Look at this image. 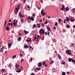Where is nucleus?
<instances>
[{
    "label": "nucleus",
    "instance_id": "nucleus-55",
    "mask_svg": "<svg viewBox=\"0 0 75 75\" xmlns=\"http://www.w3.org/2000/svg\"><path fill=\"white\" fill-rule=\"evenodd\" d=\"M45 67H47V64H46L44 66Z\"/></svg>",
    "mask_w": 75,
    "mask_h": 75
},
{
    "label": "nucleus",
    "instance_id": "nucleus-3",
    "mask_svg": "<svg viewBox=\"0 0 75 75\" xmlns=\"http://www.w3.org/2000/svg\"><path fill=\"white\" fill-rule=\"evenodd\" d=\"M71 50H66V53L67 54L71 55Z\"/></svg>",
    "mask_w": 75,
    "mask_h": 75
},
{
    "label": "nucleus",
    "instance_id": "nucleus-43",
    "mask_svg": "<svg viewBox=\"0 0 75 75\" xmlns=\"http://www.w3.org/2000/svg\"><path fill=\"white\" fill-rule=\"evenodd\" d=\"M19 55L21 57H22L23 56V54L21 53Z\"/></svg>",
    "mask_w": 75,
    "mask_h": 75
},
{
    "label": "nucleus",
    "instance_id": "nucleus-49",
    "mask_svg": "<svg viewBox=\"0 0 75 75\" xmlns=\"http://www.w3.org/2000/svg\"><path fill=\"white\" fill-rule=\"evenodd\" d=\"M37 37L38 38H40V36L39 35H37Z\"/></svg>",
    "mask_w": 75,
    "mask_h": 75
},
{
    "label": "nucleus",
    "instance_id": "nucleus-51",
    "mask_svg": "<svg viewBox=\"0 0 75 75\" xmlns=\"http://www.w3.org/2000/svg\"><path fill=\"white\" fill-rule=\"evenodd\" d=\"M42 20H39V22H42Z\"/></svg>",
    "mask_w": 75,
    "mask_h": 75
},
{
    "label": "nucleus",
    "instance_id": "nucleus-29",
    "mask_svg": "<svg viewBox=\"0 0 75 75\" xmlns=\"http://www.w3.org/2000/svg\"><path fill=\"white\" fill-rule=\"evenodd\" d=\"M45 62L44 61L42 62V64L43 65H45Z\"/></svg>",
    "mask_w": 75,
    "mask_h": 75
},
{
    "label": "nucleus",
    "instance_id": "nucleus-7",
    "mask_svg": "<svg viewBox=\"0 0 75 75\" xmlns=\"http://www.w3.org/2000/svg\"><path fill=\"white\" fill-rule=\"evenodd\" d=\"M38 66L39 67H41L42 66V63L40 62H39L38 64Z\"/></svg>",
    "mask_w": 75,
    "mask_h": 75
},
{
    "label": "nucleus",
    "instance_id": "nucleus-64",
    "mask_svg": "<svg viewBox=\"0 0 75 75\" xmlns=\"http://www.w3.org/2000/svg\"><path fill=\"white\" fill-rule=\"evenodd\" d=\"M66 20H69V18L68 17H67L66 18Z\"/></svg>",
    "mask_w": 75,
    "mask_h": 75
},
{
    "label": "nucleus",
    "instance_id": "nucleus-4",
    "mask_svg": "<svg viewBox=\"0 0 75 75\" xmlns=\"http://www.w3.org/2000/svg\"><path fill=\"white\" fill-rule=\"evenodd\" d=\"M21 6L19 4L17 5V7L15 8V9H16V10L17 11H18L20 9V8Z\"/></svg>",
    "mask_w": 75,
    "mask_h": 75
},
{
    "label": "nucleus",
    "instance_id": "nucleus-23",
    "mask_svg": "<svg viewBox=\"0 0 75 75\" xmlns=\"http://www.w3.org/2000/svg\"><path fill=\"white\" fill-rule=\"evenodd\" d=\"M70 21L71 22H74V18H73V19H70Z\"/></svg>",
    "mask_w": 75,
    "mask_h": 75
},
{
    "label": "nucleus",
    "instance_id": "nucleus-32",
    "mask_svg": "<svg viewBox=\"0 0 75 75\" xmlns=\"http://www.w3.org/2000/svg\"><path fill=\"white\" fill-rule=\"evenodd\" d=\"M71 61L73 63H74V62H75V61L74 59H72Z\"/></svg>",
    "mask_w": 75,
    "mask_h": 75
},
{
    "label": "nucleus",
    "instance_id": "nucleus-57",
    "mask_svg": "<svg viewBox=\"0 0 75 75\" xmlns=\"http://www.w3.org/2000/svg\"><path fill=\"white\" fill-rule=\"evenodd\" d=\"M74 43H72V44H71V45H72V46H74Z\"/></svg>",
    "mask_w": 75,
    "mask_h": 75
},
{
    "label": "nucleus",
    "instance_id": "nucleus-61",
    "mask_svg": "<svg viewBox=\"0 0 75 75\" xmlns=\"http://www.w3.org/2000/svg\"><path fill=\"white\" fill-rule=\"evenodd\" d=\"M45 34L46 35H47V32H46L45 33Z\"/></svg>",
    "mask_w": 75,
    "mask_h": 75
},
{
    "label": "nucleus",
    "instance_id": "nucleus-12",
    "mask_svg": "<svg viewBox=\"0 0 75 75\" xmlns=\"http://www.w3.org/2000/svg\"><path fill=\"white\" fill-rule=\"evenodd\" d=\"M6 71V70L5 69H2L1 70V71L3 72H5Z\"/></svg>",
    "mask_w": 75,
    "mask_h": 75
},
{
    "label": "nucleus",
    "instance_id": "nucleus-42",
    "mask_svg": "<svg viewBox=\"0 0 75 75\" xmlns=\"http://www.w3.org/2000/svg\"><path fill=\"white\" fill-rule=\"evenodd\" d=\"M48 23V21L47 20L46 22H45V24H47Z\"/></svg>",
    "mask_w": 75,
    "mask_h": 75
},
{
    "label": "nucleus",
    "instance_id": "nucleus-8",
    "mask_svg": "<svg viewBox=\"0 0 75 75\" xmlns=\"http://www.w3.org/2000/svg\"><path fill=\"white\" fill-rule=\"evenodd\" d=\"M15 22V21H13V26L15 27H16L17 25V24L16 23H14Z\"/></svg>",
    "mask_w": 75,
    "mask_h": 75
},
{
    "label": "nucleus",
    "instance_id": "nucleus-21",
    "mask_svg": "<svg viewBox=\"0 0 75 75\" xmlns=\"http://www.w3.org/2000/svg\"><path fill=\"white\" fill-rule=\"evenodd\" d=\"M37 70L38 71H39L40 69H41V68L40 67H39V68H37Z\"/></svg>",
    "mask_w": 75,
    "mask_h": 75
},
{
    "label": "nucleus",
    "instance_id": "nucleus-35",
    "mask_svg": "<svg viewBox=\"0 0 75 75\" xmlns=\"http://www.w3.org/2000/svg\"><path fill=\"white\" fill-rule=\"evenodd\" d=\"M33 38H34V39H33L34 41L35 40H36V37H35V36H34V37H33Z\"/></svg>",
    "mask_w": 75,
    "mask_h": 75
},
{
    "label": "nucleus",
    "instance_id": "nucleus-53",
    "mask_svg": "<svg viewBox=\"0 0 75 75\" xmlns=\"http://www.w3.org/2000/svg\"><path fill=\"white\" fill-rule=\"evenodd\" d=\"M15 22H14V23H17L18 22V21L17 20L15 21Z\"/></svg>",
    "mask_w": 75,
    "mask_h": 75
},
{
    "label": "nucleus",
    "instance_id": "nucleus-9",
    "mask_svg": "<svg viewBox=\"0 0 75 75\" xmlns=\"http://www.w3.org/2000/svg\"><path fill=\"white\" fill-rule=\"evenodd\" d=\"M24 47L25 48L27 49L28 47H29V46H28V45L27 44H25L24 45Z\"/></svg>",
    "mask_w": 75,
    "mask_h": 75
},
{
    "label": "nucleus",
    "instance_id": "nucleus-11",
    "mask_svg": "<svg viewBox=\"0 0 75 75\" xmlns=\"http://www.w3.org/2000/svg\"><path fill=\"white\" fill-rule=\"evenodd\" d=\"M18 70H17L16 71V72L18 73H20L21 71V69L20 70H19V69L18 68ZM19 70V71H18Z\"/></svg>",
    "mask_w": 75,
    "mask_h": 75
},
{
    "label": "nucleus",
    "instance_id": "nucleus-2",
    "mask_svg": "<svg viewBox=\"0 0 75 75\" xmlns=\"http://www.w3.org/2000/svg\"><path fill=\"white\" fill-rule=\"evenodd\" d=\"M39 33L40 34H42L43 35H44L45 33V30L42 29H41L39 31Z\"/></svg>",
    "mask_w": 75,
    "mask_h": 75
},
{
    "label": "nucleus",
    "instance_id": "nucleus-16",
    "mask_svg": "<svg viewBox=\"0 0 75 75\" xmlns=\"http://www.w3.org/2000/svg\"><path fill=\"white\" fill-rule=\"evenodd\" d=\"M30 19L32 21H33L34 20V18L32 16L30 17Z\"/></svg>",
    "mask_w": 75,
    "mask_h": 75
},
{
    "label": "nucleus",
    "instance_id": "nucleus-24",
    "mask_svg": "<svg viewBox=\"0 0 75 75\" xmlns=\"http://www.w3.org/2000/svg\"><path fill=\"white\" fill-rule=\"evenodd\" d=\"M55 26H56V27H57V25H58V23H57V22H56V23L54 24Z\"/></svg>",
    "mask_w": 75,
    "mask_h": 75
},
{
    "label": "nucleus",
    "instance_id": "nucleus-27",
    "mask_svg": "<svg viewBox=\"0 0 75 75\" xmlns=\"http://www.w3.org/2000/svg\"><path fill=\"white\" fill-rule=\"evenodd\" d=\"M21 22H23L24 21V20H23L22 18L21 19Z\"/></svg>",
    "mask_w": 75,
    "mask_h": 75
},
{
    "label": "nucleus",
    "instance_id": "nucleus-22",
    "mask_svg": "<svg viewBox=\"0 0 75 75\" xmlns=\"http://www.w3.org/2000/svg\"><path fill=\"white\" fill-rule=\"evenodd\" d=\"M73 12L74 13H75V8H73L72 9Z\"/></svg>",
    "mask_w": 75,
    "mask_h": 75
},
{
    "label": "nucleus",
    "instance_id": "nucleus-62",
    "mask_svg": "<svg viewBox=\"0 0 75 75\" xmlns=\"http://www.w3.org/2000/svg\"><path fill=\"white\" fill-rule=\"evenodd\" d=\"M8 25H9V26H10V25H11V24H10V23H8Z\"/></svg>",
    "mask_w": 75,
    "mask_h": 75
},
{
    "label": "nucleus",
    "instance_id": "nucleus-10",
    "mask_svg": "<svg viewBox=\"0 0 75 75\" xmlns=\"http://www.w3.org/2000/svg\"><path fill=\"white\" fill-rule=\"evenodd\" d=\"M47 30H49V31H51V29L49 27V26H47Z\"/></svg>",
    "mask_w": 75,
    "mask_h": 75
},
{
    "label": "nucleus",
    "instance_id": "nucleus-37",
    "mask_svg": "<svg viewBox=\"0 0 75 75\" xmlns=\"http://www.w3.org/2000/svg\"><path fill=\"white\" fill-rule=\"evenodd\" d=\"M22 15V14L21 13H20L19 14V17H20V18H21Z\"/></svg>",
    "mask_w": 75,
    "mask_h": 75
},
{
    "label": "nucleus",
    "instance_id": "nucleus-17",
    "mask_svg": "<svg viewBox=\"0 0 75 75\" xmlns=\"http://www.w3.org/2000/svg\"><path fill=\"white\" fill-rule=\"evenodd\" d=\"M6 20H5V22H4V26H5V28H6Z\"/></svg>",
    "mask_w": 75,
    "mask_h": 75
},
{
    "label": "nucleus",
    "instance_id": "nucleus-5",
    "mask_svg": "<svg viewBox=\"0 0 75 75\" xmlns=\"http://www.w3.org/2000/svg\"><path fill=\"white\" fill-rule=\"evenodd\" d=\"M12 45V42H10V43H8V48H11V46Z\"/></svg>",
    "mask_w": 75,
    "mask_h": 75
},
{
    "label": "nucleus",
    "instance_id": "nucleus-20",
    "mask_svg": "<svg viewBox=\"0 0 75 75\" xmlns=\"http://www.w3.org/2000/svg\"><path fill=\"white\" fill-rule=\"evenodd\" d=\"M62 21V20L61 19H60V18L59 19L58 22H59V23H60L61 21Z\"/></svg>",
    "mask_w": 75,
    "mask_h": 75
},
{
    "label": "nucleus",
    "instance_id": "nucleus-30",
    "mask_svg": "<svg viewBox=\"0 0 75 75\" xmlns=\"http://www.w3.org/2000/svg\"><path fill=\"white\" fill-rule=\"evenodd\" d=\"M34 71L35 72H37L38 71V70H37V68L35 69Z\"/></svg>",
    "mask_w": 75,
    "mask_h": 75
},
{
    "label": "nucleus",
    "instance_id": "nucleus-25",
    "mask_svg": "<svg viewBox=\"0 0 75 75\" xmlns=\"http://www.w3.org/2000/svg\"><path fill=\"white\" fill-rule=\"evenodd\" d=\"M66 27L67 28H70V26L69 25H67Z\"/></svg>",
    "mask_w": 75,
    "mask_h": 75
},
{
    "label": "nucleus",
    "instance_id": "nucleus-58",
    "mask_svg": "<svg viewBox=\"0 0 75 75\" xmlns=\"http://www.w3.org/2000/svg\"><path fill=\"white\" fill-rule=\"evenodd\" d=\"M24 59H22V60H21V62H22L23 61H24Z\"/></svg>",
    "mask_w": 75,
    "mask_h": 75
},
{
    "label": "nucleus",
    "instance_id": "nucleus-34",
    "mask_svg": "<svg viewBox=\"0 0 75 75\" xmlns=\"http://www.w3.org/2000/svg\"><path fill=\"white\" fill-rule=\"evenodd\" d=\"M24 32L26 34H28L27 32L25 30H24Z\"/></svg>",
    "mask_w": 75,
    "mask_h": 75
},
{
    "label": "nucleus",
    "instance_id": "nucleus-41",
    "mask_svg": "<svg viewBox=\"0 0 75 75\" xmlns=\"http://www.w3.org/2000/svg\"><path fill=\"white\" fill-rule=\"evenodd\" d=\"M62 64L64 65L65 64V62H62Z\"/></svg>",
    "mask_w": 75,
    "mask_h": 75
},
{
    "label": "nucleus",
    "instance_id": "nucleus-48",
    "mask_svg": "<svg viewBox=\"0 0 75 75\" xmlns=\"http://www.w3.org/2000/svg\"><path fill=\"white\" fill-rule=\"evenodd\" d=\"M35 13H33V17H35Z\"/></svg>",
    "mask_w": 75,
    "mask_h": 75
},
{
    "label": "nucleus",
    "instance_id": "nucleus-1",
    "mask_svg": "<svg viewBox=\"0 0 75 75\" xmlns=\"http://www.w3.org/2000/svg\"><path fill=\"white\" fill-rule=\"evenodd\" d=\"M61 10L65 12H66L69 11V7H66L65 8V6L64 5H62V8H61Z\"/></svg>",
    "mask_w": 75,
    "mask_h": 75
},
{
    "label": "nucleus",
    "instance_id": "nucleus-19",
    "mask_svg": "<svg viewBox=\"0 0 75 75\" xmlns=\"http://www.w3.org/2000/svg\"><path fill=\"white\" fill-rule=\"evenodd\" d=\"M37 26H38V28H40V24L39 23H38L37 24Z\"/></svg>",
    "mask_w": 75,
    "mask_h": 75
},
{
    "label": "nucleus",
    "instance_id": "nucleus-18",
    "mask_svg": "<svg viewBox=\"0 0 75 75\" xmlns=\"http://www.w3.org/2000/svg\"><path fill=\"white\" fill-rule=\"evenodd\" d=\"M31 41V39L30 38H29V40H26V41L28 42H30Z\"/></svg>",
    "mask_w": 75,
    "mask_h": 75
},
{
    "label": "nucleus",
    "instance_id": "nucleus-14",
    "mask_svg": "<svg viewBox=\"0 0 75 75\" xmlns=\"http://www.w3.org/2000/svg\"><path fill=\"white\" fill-rule=\"evenodd\" d=\"M72 59H71V58H69L68 59V60L69 62H70L71 61Z\"/></svg>",
    "mask_w": 75,
    "mask_h": 75
},
{
    "label": "nucleus",
    "instance_id": "nucleus-13",
    "mask_svg": "<svg viewBox=\"0 0 75 75\" xmlns=\"http://www.w3.org/2000/svg\"><path fill=\"white\" fill-rule=\"evenodd\" d=\"M57 55H58V58L59 59H61V57L60 55L58 54H57Z\"/></svg>",
    "mask_w": 75,
    "mask_h": 75
},
{
    "label": "nucleus",
    "instance_id": "nucleus-28",
    "mask_svg": "<svg viewBox=\"0 0 75 75\" xmlns=\"http://www.w3.org/2000/svg\"><path fill=\"white\" fill-rule=\"evenodd\" d=\"M31 18H30V16H28V19L29 20H30V19Z\"/></svg>",
    "mask_w": 75,
    "mask_h": 75
},
{
    "label": "nucleus",
    "instance_id": "nucleus-33",
    "mask_svg": "<svg viewBox=\"0 0 75 75\" xmlns=\"http://www.w3.org/2000/svg\"><path fill=\"white\" fill-rule=\"evenodd\" d=\"M0 52H2L3 51V49H0Z\"/></svg>",
    "mask_w": 75,
    "mask_h": 75
},
{
    "label": "nucleus",
    "instance_id": "nucleus-54",
    "mask_svg": "<svg viewBox=\"0 0 75 75\" xmlns=\"http://www.w3.org/2000/svg\"><path fill=\"white\" fill-rule=\"evenodd\" d=\"M24 15H22V16H21V17H24Z\"/></svg>",
    "mask_w": 75,
    "mask_h": 75
},
{
    "label": "nucleus",
    "instance_id": "nucleus-15",
    "mask_svg": "<svg viewBox=\"0 0 75 75\" xmlns=\"http://www.w3.org/2000/svg\"><path fill=\"white\" fill-rule=\"evenodd\" d=\"M21 38L20 37H19L18 39V40L19 41H21Z\"/></svg>",
    "mask_w": 75,
    "mask_h": 75
},
{
    "label": "nucleus",
    "instance_id": "nucleus-63",
    "mask_svg": "<svg viewBox=\"0 0 75 75\" xmlns=\"http://www.w3.org/2000/svg\"><path fill=\"white\" fill-rule=\"evenodd\" d=\"M27 7L28 8H30V6H28H28H27Z\"/></svg>",
    "mask_w": 75,
    "mask_h": 75
},
{
    "label": "nucleus",
    "instance_id": "nucleus-39",
    "mask_svg": "<svg viewBox=\"0 0 75 75\" xmlns=\"http://www.w3.org/2000/svg\"><path fill=\"white\" fill-rule=\"evenodd\" d=\"M44 13V10H43V9H42V11H41V14H42V13Z\"/></svg>",
    "mask_w": 75,
    "mask_h": 75
},
{
    "label": "nucleus",
    "instance_id": "nucleus-60",
    "mask_svg": "<svg viewBox=\"0 0 75 75\" xmlns=\"http://www.w3.org/2000/svg\"><path fill=\"white\" fill-rule=\"evenodd\" d=\"M67 74H70L69 72V71H67Z\"/></svg>",
    "mask_w": 75,
    "mask_h": 75
},
{
    "label": "nucleus",
    "instance_id": "nucleus-47",
    "mask_svg": "<svg viewBox=\"0 0 75 75\" xmlns=\"http://www.w3.org/2000/svg\"><path fill=\"white\" fill-rule=\"evenodd\" d=\"M30 75H35V74L34 73H32Z\"/></svg>",
    "mask_w": 75,
    "mask_h": 75
},
{
    "label": "nucleus",
    "instance_id": "nucleus-50",
    "mask_svg": "<svg viewBox=\"0 0 75 75\" xmlns=\"http://www.w3.org/2000/svg\"><path fill=\"white\" fill-rule=\"evenodd\" d=\"M33 27L35 28V27H36V25L35 24H34L33 25Z\"/></svg>",
    "mask_w": 75,
    "mask_h": 75
},
{
    "label": "nucleus",
    "instance_id": "nucleus-44",
    "mask_svg": "<svg viewBox=\"0 0 75 75\" xmlns=\"http://www.w3.org/2000/svg\"><path fill=\"white\" fill-rule=\"evenodd\" d=\"M42 15H43V16H45V15L46 13H45V12H44V13H42Z\"/></svg>",
    "mask_w": 75,
    "mask_h": 75
},
{
    "label": "nucleus",
    "instance_id": "nucleus-26",
    "mask_svg": "<svg viewBox=\"0 0 75 75\" xmlns=\"http://www.w3.org/2000/svg\"><path fill=\"white\" fill-rule=\"evenodd\" d=\"M62 75H66V74L65 72H63L62 73Z\"/></svg>",
    "mask_w": 75,
    "mask_h": 75
},
{
    "label": "nucleus",
    "instance_id": "nucleus-36",
    "mask_svg": "<svg viewBox=\"0 0 75 75\" xmlns=\"http://www.w3.org/2000/svg\"><path fill=\"white\" fill-rule=\"evenodd\" d=\"M16 67H19V65L18 64H16Z\"/></svg>",
    "mask_w": 75,
    "mask_h": 75
},
{
    "label": "nucleus",
    "instance_id": "nucleus-6",
    "mask_svg": "<svg viewBox=\"0 0 75 75\" xmlns=\"http://www.w3.org/2000/svg\"><path fill=\"white\" fill-rule=\"evenodd\" d=\"M8 24L6 27V30H7V31H9L10 30V28H9V27H8Z\"/></svg>",
    "mask_w": 75,
    "mask_h": 75
},
{
    "label": "nucleus",
    "instance_id": "nucleus-56",
    "mask_svg": "<svg viewBox=\"0 0 75 75\" xmlns=\"http://www.w3.org/2000/svg\"><path fill=\"white\" fill-rule=\"evenodd\" d=\"M53 29L54 30H56V28L55 27H54Z\"/></svg>",
    "mask_w": 75,
    "mask_h": 75
},
{
    "label": "nucleus",
    "instance_id": "nucleus-45",
    "mask_svg": "<svg viewBox=\"0 0 75 75\" xmlns=\"http://www.w3.org/2000/svg\"><path fill=\"white\" fill-rule=\"evenodd\" d=\"M66 21V19H64V23H65Z\"/></svg>",
    "mask_w": 75,
    "mask_h": 75
},
{
    "label": "nucleus",
    "instance_id": "nucleus-31",
    "mask_svg": "<svg viewBox=\"0 0 75 75\" xmlns=\"http://www.w3.org/2000/svg\"><path fill=\"white\" fill-rule=\"evenodd\" d=\"M18 11H17V10H16V11H15L14 13H15L16 14H17V13H18Z\"/></svg>",
    "mask_w": 75,
    "mask_h": 75
},
{
    "label": "nucleus",
    "instance_id": "nucleus-52",
    "mask_svg": "<svg viewBox=\"0 0 75 75\" xmlns=\"http://www.w3.org/2000/svg\"><path fill=\"white\" fill-rule=\"evenodd\" d=\"M50 32H48L47 33V35H50Z\"/></svg>",
    "mask_w": 75,
    "mask_h": 75
},
{
    "label": "nucleus",
    "instance_id": "nucleus-46",
    "mask_svg": "<svg viewBox=\"0 0 75 75\" xmlns=\"http://www.w3.org/2000/svg\"><path fill=\"white\" fill-rule=\"evenodd\" d=\"M40 3H42V2H43L42 0H40Z\"/></svg>",
    "mask_w": 75,
    "mask_h": 75
},
{
    "label": "nucleus",
    "instance_id": "nucleus-38",
    "mask_svg": "<svg viewBox=\"0 0 75 75\" xmlns=\"http://www.w3.org/2000/svg\"><path fill=\"white\" fill-rule=\"evenodd\" d=\"M16 57V55H14L13 57V58H15Z\"/></svg>",
    "mask_w": 75,
    "mask_h": 75
},
{
    "label": "nucleus",
    "instance_id": "nucleus-59",
    "mask_svg": "<svg viewBox=\"0 0 75 75\" xmlns=\"http://www.w3.org/2000/svg\"><path fill=\"white\" fill-rule=\"evenodd\" d=\"M12 21V20L11 19H10L9 20V22H11Z\"/></svg>",
    "mask_w": 75,
    "mask_h": 75
},
{
    "label": "nucleus",
    "instance_id": "nucleus-40",
    "mask_svg": "<svg viewBox=\"0 0 75 75\" xmlns=\"http://www.w3.org/2000/svg\"><path fill=\"white\" fill-rule=\"evenodd\" d=\"M41 25L42 26V27H45V25H44V24H43L42 23H41Z\"/></svg>",
    "mask_w": 75,
    "mask_h": 75
}]
</instances>
